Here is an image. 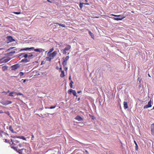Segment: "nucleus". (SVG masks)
<instances>
[{
  "instance_id": "obj_1",
  "label": "nucleus",
  "mask_w": 154,
  "mask_h": 154,
  "mask_svg": "<svg viewBox=\"0 0 154 154\" xmlns=\"http://www.w3.org/2000/svg\"><path fill=\"white\" fill-rule=\"evenodd\" d=\"M57 54V52L55 51L52 53H50V54H47L48 56L47 58L49 59V60L50 61H51V60L54 59V57L56 56Z\"/></svg>"
},
{
  "instance_id": "obj_2",
  "label": "nucleus",
  "mask_w": 154,
  "mask_h": 154,
  "mask_svg": "<svg viewBox=\"0 0 154 154\" xmlns=\"http://www.w3.org/2000/svg\"><path fill=\"white\" fill-rule=\"evenodd\" d=\"M112 15L113 16L115 17H118L117 18H113V19L115 20H121L123 18L125 17V16H124L123 15H116L114 14H112Z\"/></svg>"
},
{
  "instance_id": "obj_3",
  "label": "nucleus",
  "mask_w": 154,
  "mask_h": 154,
  "mask_svg": "<svg viewBox=\"0 0 154 154\" xmlns=\"http://www.w3.org/2000/svg\"><path fill=\"white\" fill-rule=\"evenodd\" d=\"M69 56H67L65 58H63V62L62 64L64 67L67 64V62L69 58Z\"/></svg>"
},
{
  "instance_id": "obj_4",
  "label": "nucleus",
  "mask_w": 154,
  "mask_h": 154,
  "mask_svg": "<svg viewBox=\"0 0 154 154\" xmlns=\"http://www.w3.org/2000/svg\"><path fill=\"white\" fill-rule=\"evenodd\" d=\"M152 101H151V99H150V100L148 102V104L145 105L144 107V109H146L152 106Z\"/></svg>"
},
{
  "instance_id": "obj_5",
  "label": "nucleus",
  "mask_w": 154,
  "mask_h": 154,
  "mask_svg": "<svg viewBox=\"0 0 154 154\" xmlns=\"http://www.w3.org/2000/svg\"><path fill=\"white\" fill-rule=\"evenodd\" d=\"M11 59V58L9 57H4L1 59V61L4 63H6L8 61Z\"/></svg>"
},
{
  "instance_id": "obj_6",
  "label": "nucleus",
  "mask_w": 154,
  "mask_h": 154,
  "mask_svg": "<svg viewBox=\"0 0 154 154\" xmlns=\"http://www.w3.org/2000/svg\"><path fill=\"white\" fill-rule=\"evenodd\" d=\"M7 43L13 42L14 41V40L12 38V37L11 36H8L7 37Z\"/></svg>"
},
{
  "instance_id": "obj_7",
  "label": "nucleus",
  "mask_w": 154,
  "mask_h": 154,
  "mask_svg": "<svg viewBox=\"0 0 154 154\" xmlns=\"http://www.w3.org/2000/svg\"><path fill=\"white\" fill-rule=\"evenodd\" d=\"M23 55L22 57H24L25 58H28V53L27 54L25 53H21L20 55V56Z\"/></svg>"
},
{
  "instance_id": "obj_8",
  "label": "nucleus",
  "mask_w": 154,
  "mask_h": 154,
  "mask_svg": "<svg viewBox=\"0 0 154 154\" xmlns=\"http://www.w3.org/2000/svg\"><path fill=\"white\" fill-rule=\"evenodd\" d=\"M33 47H31L30 48H24L21 49L20 50V51H27L28 50H30L34 49Z\"/></svg>"
},
{
  "instance_id": "obj_9",
  "label": "nucleus",
  "mask_w": 154,
  "mask_h": 154,
  "mask_svg": "<svg viewBox=\"0 0 154 154\" xmlns=\"http://www.w3.org/2000/svg\"><path fill=\"white\" fill-rule=\"evenodd\" d=\"M151 129L152 134L154 135V124H153L151 125Z\"/></svg>"
},
{
  "instance_id": "obj_10",
  "label": "nucleus",
  "mask_w": 154,
  "mask_h": 154,
  "mask_svg": "<svg viewBox=\"0 0 154 154\" xmlns=\"http://www.w3.org/2000/svg\"><path fill=\"white\" fill-rule=\"evenodd\" d=\"M34 51L36 52H44L45 51V50L41 48L36 49H34Z\"/></svg>"
},
{
  "instance_id": "obj_11",
  "label": "nucleus",
  "mask_w": 154,
  "mask_h": 154,
  "mask_svg": "<svg viewBox=\"0 0 154 154\" xmlns=\"http://www.w3.org/2000/svg\"><path fill=\"white\" fill-rule=\"evenodd\" d=\"M75 119L76 120H78L79 121H82L83 120L82 118L79 116H76Z\"/></svg>"
},
{
  "instance_id": "obj_12",
  "label": "nucleus",
  "mask_w": 154,
  "mask_h": 154,
  "mask_svg": "<svg viewBox=\"0 0 154 154\" xmlns=\"http://www.w3.org/2000/svg\"><path fill=\"white\" fill-rule=\"evenodd\" d=\"M29 61V60L28 59H26V58H25L23 59H22L21 60V62H25V63H27Z\"/></svg>"
},
{
  "instance_id": "obj_13",
  "label": "nucleus",
  "mask_w": 154,
  "mask_h": 154,
  "mask_svg": "<svg viewBox=\"0 0 154 154\" xmlns=\"http://www.w3.org/2000/svg\"><path fill=\"white\" fill-rule=\"evenodd\" d=\"M83 4H85V5H89V4L88 3H81V2L80 3L79 7L81 9H82V8L83 5Z\"/></svg>"
},
{
  "instance_id": "obj_14",
  "label": "nucleus",
  "mask_w": 154,
  "mask_h": 154,
  "mask_svg": "<svg viewBox=\"0 0 154 154\" xmlns=\"http://www.w3.org/2000/svg\"><path fill=\"white\" fill-rule=\"evenodd\" d=\"M124 106L125 109H126L128 108V105L127 103L126 102H124Z\"/></svg>"
},
{
  "instance_id": "obj_15",
  "label": "nucleus",
  "mask_w": 154,
  "mask_h": 154,
  "mask_svg": "<svg viewBox=\"0 0 154 154\" xmlns=\"http://www.w3.org/2000/svg\"><path fill=\"white\" fill-rule=\"evenodd\" d=\"M18 67L19 66L18 64H16L13 66H12V68L13 69H17Z\"/></svg>"
},
{
  "instance_id": "obj_16",
  "label": "nucleus",
  "mask_w": 154,
  "mask_h": 154,
  "mask_svg": "<svg viewBox=\"0 0 154 154\" xmlns=\"http://www.w3.org/2000/svg\"><path fill=\"white\" fill-rule=\"evenodd\" d=\"M71 48V46H70L69 45H68L66 46L65 48L64 49L66 50V51H68Z\"/></svg>"
},
{
  "instance_id": "obj_17",
  "label": "nucleus",
  "mask_w": 154,
  "mask_h": 154,
  "mask_svg": "<svg viewBox=\"0 0 154 154\" xmlns=\"http://www.w3.org/2000/svg\"><path fill=\"white\" fill-rule=\"evenodd\" d=\"M64 76H65V75H64V71H62L60 75V76L61 77L63 78V77H64Z\"/></svg>"
},
{
  "instance_id": "obj_18",
  "label": "nucleus",
  "mask_w": 154,
  "mask_h": 154,
  "mask_svg": "<svg viewBox=\"0 0 154 154\" xmlns=\"http://www.w3.org/2000/svg\"><path fill=\"white\" fill-rule=\"evenodd\" d=\"M8 129L10 130L12 132V133H16V132H14V130H13V129L12 128L11 126H9Z\"/></svg>"
},
{
  "instance_id": "obj_19",
  "label": "nucleus",
  "mask_w": 154,
  "mask_h": 154,
  "mask_svg": "<svg viewBox=\"0 0 154 154\" xmlns=\"http://www.w3.org/2000/svg\"><path fill=\"white\" fill-rule=\"evenodd\" d=\"M33 55L32 54V53H28V58H30L33 57Z\"/></svg>"
},
{
  "instance_id": "obj_20",
  "label": "nucleus",
  "mask_w": 154,
  "mask_h": 154,
  "mask_svg": "<svg viewBox=\"0 0 154 154\" xmlns=\"http://www.w3.org/2000/svg\"><path fill=\"white\" fill-rule=\"evenodd\" d=\"M90 34V35H91V38H94V35L93 34V33H92L91 31H89L88 32Z\"/></svg>"
},
{
  "instance_id": "obj_21",
  "label": "nucleus",
  "mask_w": 154,
  "mask_h": 154,
  "mask_svg": "<svg viewBox=\"0 0 154 154\" xmlns=\"http://www.w3.org/2000/svg\"><path fill=\"white\" fill-rule=\"evenodd\" d=\"M54 50V49L53 48L50 49L49 50V51L48 52L47 54H50Z\"/></svg>"
},
{
  "instance_id": "obj_22",
  "label": "nucleus",
  "mask_w": 154,
  "mask_h": 154,
  "mask_svg": "<svg viewBox=\"0 0 154 154\" xmlns=\"http://www.w3.org/2000/svg\"><path fill=\"white\" fill-rule=\"evenodd\" d=\"M55 24H58L60 26H62V27H65V25L64 24H62L59 23H56Z\"/></svg>"
},
{
  "instance_id": "obj_23",
  "label": "nucleus",
  "mask_w": 154,
  "mask_h": 154,
  "mask_svg": "<svg viewBox=\"0 0 154 154\" xmlns=\"http://www.w3.org/2000/svg\"><path fill=\"white\" fill-rule=\"evenodd\" d=\"M2 104L4 105H6L8 104V101H3L2 102Z\"/></svg>"
},
{
  "instance_id": "obj_24",
  "label": "nucleus",
  "mask_w": 154,
  "mask_h": 154,
  "mask_svg": "<svg viewBox=\"0 0 154 154\" xmlns=\"http://www.w3.org/2000/svg\"><path fill=\"white\" fill-rule=\"evenodd\" d=\"M61 51L64 54H65L66 53V51L64 49L61 50Z\"/></svg>"
},
{
  "instance_id": "obj_25",
  "label": "nucleus",
  "mask_w": 154,
  "mask_h": 154,
  "mask_svg": "<svg viewBox=\"0 0 154 154\" xmlns=\"http://www.w3.org/2000/svg\"><path fill=\"white\" fill-rule=\"evenodd\" d=\"M5 133L3 132H0V137H2L3 135H5Z\"/></svg>"
},
{
  "instance_id": "obj_26",
  "label": "nucleus",
  "mask_w": 154,
  "mask_h": 154,
  "mask_svg": "<svg viewBox=\"0 0 154 154\" xmlns=\"http://www.w3.org/2000/svg\"><path fill=\"white\" fill-rule=\"evenodd\" d=\"M13 94H15V92H11L9 94V96H10L13 97L14 96L13 95Z\"/></svg>"
},
{
  "instance_id": "obj_27",
  "label": "nucleus",
  "mask_w": 154,
  "mask_h": 154,
  "mask_svg": "<svg viewBox=\"0 0 154 154\" xmlns=\"http://www.w3.org/2000/svg\"><path fill=\"white\" fill-rule=\"evenodd\" d=\"M72 93L75 96L77 97V96L76 95V91L75 90H73L72 91Z\"/></svg>"
},
{
  "instance_id": "obj_28",
  "label": "nucleus",
  "mask_w": 154,
  "mask_h": 154,
  "mask_svg": "<svg viewBox=\"0 0 154 154\" xmlns=\"http://www.w3.org/2000/svg\"><path fill=\"white\" fill-rule=\"evenodd\" d=\"M73 83V81L71 80V82H70V84H69V85H70V87L71 88H72V84Z\"/></svg>"
},
{
  "instance_id": "obj_29",
  "label": "nucleus",
  "mask_w": 154,
  "mask_h": 154,
  "mask_svg": "<svg viewBox=\"0 0 154 154\" xmlns=\"http://www.w3.org/2000/svg\"><path fill=\"white\" fill-rule=\"evenodd\" d=\"M74 90H72V89H69L68 91V93L71 94V93H72V91Z\"/></svg>"
},
{
  "instance_id": "obj_30",
  "label": "nucleus",
  "mask_w": 154,
  "mask_h": 154,
  "mask_svg": "<svg viewBox=\"0 0 154 154\" xmlns=\"http://www.w3.org/2000/svg\"><path fill=\"white\" fill-rule=\"evenodd\" d=\"M18 138H20L22 139H23V140H26V138L25 137H24L23 136H21V137H18Z\"/></svg>"
},
{
  "instance_id": "obj_31",
  "label": "nucleus",
  "mask_w": 154,
  "mask_h": 154,
  "mask_svg": "<svg viewBox=\"0 0 154 154\" xmlns=\"http://www.w3.org/2000/svg\"><path fill=\"white\" fill-rule=\"evenodd\" d=\"M24 73L22 72H20L19 74V75L20 76H22L23 75Z\"/></svg>"
},
{
  "instance_id": "obj_32",
  "label": "nucleus",
  "mask_w": 154,
  "mask_h": 154,
  "mask_svg": "<svg viewBox=\"0 0 154 154\" xmlns=\"http://www.w3.org/2000/svg\"><path fill=\"white\" fill-rule=\"evenodd\" d=\"M15 94L17 95H22L23 94L20 93H16L15 92Z\"/></svg>"
},
{
  "instance_id": "obj_33",
  "label": "nucleus",
  "mask_w": 154,
  "mask_h": 154,
  "mask_svg": "<svg viewBox=\"0 0 154 154\" xmlns=\"http://www.w3.org/2000/svg\"><path fill=\"white\" fill-rule=\"evenodd\" d=\"M55 107H56V106H51L50 107V108H49L50 109H54V108H55ZM45 108H46V109L49 108L46 107Z\"/></svg>"
},
{
  "instance_id": "obj_34",
  "label": "nucleus",
  "mask_w": 154,
  "mask_h": 154,
  "mask_svg": "<svg viewBox=\"0 0 154 154\" xmlns=\"http://www.w3.org/2000/svg\"><path fill=\"white\" fill-rule=\"evenodd\" d=\"M7 67L5 66L2 67V69L3 71L5 70L6 69H7Z\"/></svg>"
},
{
  "instance_id": "obj_35",
  "label": "nucleus",
  "mask_w": 154,
  "mask_h": 154,
  "mask_svg": "<svg viewBox=\"0 0 154 154\" xmlns=\"http://www.w3.org/2000/svg\"><path fill=\"white\" fill-rule=\"evenodd\" d=\"M12 13L17 14H19L21 13L20 12H14Z\"/></svg>"
},
{
  "instance_id": "obj_36",
  "label": "nucleus",
  "mask_w": 154,
  "mask_h": 154,
  "mask_svg": "<svg viewBox=\"0 0 154 154\" xmlns=\"http://www.w3.org/2000/svg\"><path fill=\"white\" fill-rule=\"evenodd\" d=\"M10 92V91H8V92H5V91H3V92H2V93H5V94H8V92Z\"/></svg>"
},
{
  "instance_id": "obj_37",
  "label": "nucleus",
  "mask_w": 154,
  "mask_h": 154,
  "mask_svg": "<svg viewBox=\"0 0 154 154\" xmlns=\"http://www.w3.org/2000/svg\"><path fill=\"white\" fill-rule=\"evenodd\" d=\"M135 149L136 150H137L138 149V146H137V145H136V147H135Z\"/></svg>"
},
{
  "instance_id": "obj_38",
  "label": "nucleus",
  "mask_w": 154,
  "mask_h": 154,
  "mask_svg": "<svg viewBox=\"0 0 154 154\" xmlns=\"http://www.w3.org/2000/svg\"><path fill=\"white\" fill-rule=\"evenodd\" d=\"M8 104H11L12 103V102L11 101H7Z\"/></svg>"
},
{
  "instance_id": "obj_39",
  "label": "nucleus",
  "mask_w": 154,
  "mask_h": 154,
  "mask_svg": "<svg viewBox=\"0 0 154 154\" xmlns=\"http://www.w3.org/2000/svg\"><path fill=\"white\" fill-rule=\"evenodd\" d=\"M11 142H12V144H14V140H12V139H11Z\"/></svg>"
},
{
  "instance_id": "obj_40",
  "label": "nucleus",
  "mask_w": 154,
  "mask_h": 154,
  "mask_svg": "<svg viewBox=\"0 0 154 154\" xmlns=\"http://www.w3.org/2000/svg\"><path fill=\"white\" fill-rule=\"evenodd\" d=\"M67 69H68V68L67 67H65V70L66 71V70H67Z\"/></svg>"
},
{
  "instance_id": "obj_41",
  "label": "nucleus",
  "mask_w": 154,
  "mask_h": 154,
  "mask_svg": "<svg viewBox=\"0 0 154 154\" xmlns=\"http://www.w3.org/2000/svg\"><path fill=\"white\" fill-rule=\"evenodd\" d=\"M26 80H27L26 79L23 80V82L25 83L26 82Z\"/></svg>"
},
{
  "instance_id": "obj_42",
  "label": "nucleus",
  "mask_w": 154,
  "mask_h": 154,
  "mask_svg": "<svg viewBox=\"0 0 154 154\" xmlns=\"http://www.w3.org/2000/svg\"><path fill=\"white\" fill-rule=\"evenodd\" d=\"M134 143H135V144L136 145H137V143H136V141H135V140H134Z\"/></svg>"
},
{
  "instance_id": "obj_43",
  "label": "nucleus",
  "mask_w": 154,
  "mask_h": 154,
  "mask_svg": "<svg viewBox=\"0 0 154 154\" xmlns=\"http://www.w3.org/2000/svg\"><path fill=\"white\" fill-rule=\"evenodd\" d=\"M60 71H62V68L61 67L60 68Z\"/></svg>"
},
{
  "instance_id": "obj_44",
  "label": "nucleus",
  "mask_w": 154,
  "mask_h": 154,
  "mask_svg": "<svg viewBox=\"0 0 154 154\" xmlns=\"http://www.w3.org/2000/svg\"><path fill=\"white\" fill-rule=\"evenodd\" d=\"M81 91H78L77 92V93H81Z\"/></svg>"
},
{
  "instance_id": "obj_45",
  "label": "nucleus",
  "mask_w": 154,
  "mask_h": 154,
  "mask_svg": "<svg viewBox=\"0 0 154 154\" xmlns=\"http://www.w3.org/2000/svg\"><path fill=\"white\" fill-rule=\"evenodd\" d=\"M5 142L6 143H7L8 142L7 140V139H6L5 140Z\"/></svg>"
},
{
  "instance_id": "obj_46",
  "label": "nucleus",
  "mask_w": 154,
  "mask_h": 154,
  "mask_svg": "<svg viewBox=\"0 0 154 154\" xmlns=\"http://www.w3.org/2000/svg\"><path fill=\"white\" fill-rule=\"evenodd\" d=\"M69 80H71V76H70L69 77Z\"/></svg>"
},
{
  "instance_id": "obj_47",
  "label": "nucleus",
  "mask_w": 154,
  "mask_h": 154,
  "mask_svg": "<svg viewBox=\"0 0 154 154\" xmlns=\"http://www.w3.org/2000/svg\"><path fill=\"white\" fill-rule=\"evenodd\" d=\"M3 113V112L2 111H0V113Z\"/></svg>"
},
{
  "instance_id": "obj_48",
  "label": "nucleus",
  "mask_w": 154,
  "mask_h": 154,
  "mask_svg": "<svg viewBox=\"0 0 154 154\" xmlns=\"http://www.w3.org/2000/svg\"><path fill=\"white\" fill-rule=\"evenodd\" d=\"M85 1L86 2H88V0H85Z\"/></svg>"
},
{
  "instance_id": "obj_49",
  "label": "nucleus",
  "mask_w": 154,
  "mask_h": 154,
  "mask_svg": "<svg viewBox=\"0 0 154 154\" xmlns=\"http://www.w3.org/2000/svg\"><path fill=\"white\" fill-rule=\"evenodd\" d=\"M47 1L49 2H51L49 1V0H47Z\"/></svg>"
},
{
  "instance_id": "obj_50",
  "label": "nucleus",
  "mask_w": 154,
  "mask_h": 154,
  "mask_svg": "<svg viewBox=\"0 0 154 154\" xmlns=\"http://www.w3.org/2000/svg\"><path fill=\"white\" fill-rule=\"evenodd\" d=\"M34 137V136L33 135H32V138H33Z\"/></svg>"
},
{
  "instance_id": "obj_51",
  "label": "nucleus",
  "mask_w": 154,
  "mask_h": 154,
  "mask_svg": "<svg viewBox=\"0 0 154 154\" xmlns=\"http://www.w3.org/2000/svg\"><path fill=\"white\" fill-rule=\"evenodd\" d=\"M80 100V98H78V100Z\"/></svg>"
},
{
  "instance_id": "obj_52",
  "label": "nucleus",
  "mask_w": 154,
  "mask_h": 154,
  "mask_svg": "<svg viewBox=\"0 0 154 154\" xmlns=\"http://www.w3.org/2000/svg\"><path fill=\"white\" fill-rule=\"evenodd\" d=\"M14 48L13 47H12V48H10L11 49H12V48Z\"/></svg>"
},
{
  "instance_id": "obj_53",
  "label": "nucleus",
  "mask_w": 154,
  "mask_h": 154,
  "mask_svg": "<svg viewBox=\"0 0 154 154\" xmlns=\"http://www.w3.org/2000/svg\"><path fill=\"white\" fill-rule=\"evenodd\" d=\"M20 147L21 146V145H20Z\"/></svg>"
},
{
  "instance_id": "obj_54",
  "label": "nucleus",
  "mask_w": 154,
  "mask_h": 154,
  "mask_svg": "<svg viewBox=\"0 0 154 154\" xmlns=\"http://www.w3.org/2000/svg\"><path fill=\"white\" fill-rule=\"evenodd\" d=\"M149 77H150V75H149Z\"/></svg>"
},
{
  "instance_id": "obj_55",
  "label": "nucleus",
  "mask_w": 154,
  "mask_h": 154,
  "mask_svg": "<svg viewBox=\"0 0 154 154\" xmlns=\"http://www.w3.org/2000/svg\"><path fill=\"white\" fill-rule=\"evenodd\" d=\"M153 109H154V106L153 107Z\"/></svg>"
},
{
  "instance_id": "obj_56",
  "label": "nucleus",
  "mask_w": 154,
  "mask_h": 154,
  "mask_svg": "<svg viewBox=\"0 0 154 154\" xmlns=\"http://www.w3.org/2000/svg\"><path fill=\"white\" fill-rule=\"evenodd\" d=\"M86 152H87V151L86 150Z\"/></svg>"
}]
</instances>
